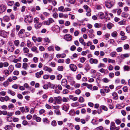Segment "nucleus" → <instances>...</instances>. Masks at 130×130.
<instances>
[{
	"label": "nucleus",
	"mask_w": 130,
	"mask_h": 130,
	"mask_svg": "<svg viewBox=\"0 0 130 130\" xmlns=\"http://www.w3.org/2000/svg\"><path fill=\"white\" fill-rule=\"evenodd\" d=\"M15 47L13 44L10 42H9L8 43L7 45V50L10 52H13L14 50Z\"/></svg>",
	"instance_id": "f257e3e1"
},
{
	"label": "nucleus",
	"mask_w": 130,
	"mask_h": 130,
	"mask_svg": "<svg viewBox=\"0 0 130 130\" xmlns=\"http://www.w3.org/2000/svg\"><path fill=\"white\" fill-rule=\"evenodd\" d=\"M114 4L113 2L112 1H107L105 2V6L108 8H111Z\"/></svg>",
	"instance_id": "f03ea898"
},
{
	"label": "nucleus",
	"mask_w": 130,
	"mask_h": 130,
	"mask_svg": "<svg viewBox=\"0 0 130 130\" xmlns=\"http://www.w3.org/2000/svg\"><path fill=\"white\" fill-rule=\"evenodd\" d=\"M9 34V32H7L4 30H0V36L4 38H7Z\"/></svg>",
	"instance_id": "7ed1b4c3"
},
{
	"label": "nucleus",
	"mask_w": 130,
	"mask_h": 130,
	"mask_svg": "<svg viewBox=\"0 0 130 130\" xmlns=\"http://www.w3.org/2000/svg\"><path fill=\"white\" fill-rule=\"evenodd\" d=\"M32 18L30 15H27L25 17L24 21L25 22L27 23L28 22L31 23L32 21Z\"/></svg>",
	"instance_id": "20e7f679"
},
{
	"label": "nucleus",
	"mask_w": 130,
	"mask_h": 130,
	"mask_svg": "<svg viewBox=\"0 0 130 130\" xmlns=\"http://www.w3.org/2000/svg\"><path fill=\"white\" fill-rule=\"evenodd\" d=\"M72 36L69 34H67L65 35L64 37V38L66 40L68 41H70L72 40Z\"/></svg>",
	"instance_id": "39448f33"
},
{
	"label": "nucleus",
	"mask_w": 130,
	"mask_h": 130,
	"mask_svg": "<svg viewBox=\"0 0 130 130\" xmlns=\"http://www.w3.org/2000/svg\"><path fill=\"white\" fill-rule=\"evenodd\" d=\"M90 63L91 64H97L98 62V61L97 59H93L92 58H90L89 59Z\"/></svg>",
	"instance_id": "423d86ee"
},
{
	"label": "nucleus",
	"mask_w": 130,
	"mask_h": 130,
	"mask_svg": "<svg viewBox=\"0 0 130 130\" xmlns=\"http://www.w3.org/2000/svg\"><path fill=\"white\" fill-rule=\"evenodd\" d=\"M100 18L101 19H102L105 18V16L107 15V13H105L104 15V14L102 12H99L98 14Z\"/></svg>",
	"instance_id": "0eeeda50"
},
{
	"label": "nucleus",
	"mask_w": 130,
	"mask_h": 130,
	"mask_svg": "<svg viewBox=\"0 0 130 130\" xmlns=\"http://www.w3.org/2000/svg\"><path fill=\"white\" fill-rule=\"evenodd\" d=\"M69 67L71 70L73 71H75L77 68L76 66L73 64H70L69 66Z\"/></svg>",
	"instance_id": "6e6552de"
},
{
	"label": "nucleus",
	"mask_w": 130,
	"mask_h": 130,
	"mask_svg": "<svg viewBox=\"0 0 130 130\" xmlns=\"http://www.w3.org/2000/svg\"><path fill=\"white\" fill-rule=\"evenodd\" d=\"M55 101L58 103V104H60L61 103L62 99L61 98L58 96L55 98Z\"/></svg>",
	"instance_id": "1a4fd4ad"
},
{
	"label": "nucleus",
	"mask_w": 130,
	"mask_h": 130,
	"mask_svg": "<svg viewBox=\"0 0 130 130\" xmlns=\"http://www.w3.org/2000/svg\"><path fill=\"white\" fill-rule=\"evenodd\" d=\"M43 74V71L42 70H41L39 72H38L36 73V76L38 78H39L41 77V75H42Z\"/></svg>",
	"instance_id": "9d476101"
},
{
	"label": "nucleus",
	"mask_w": 130,
	"mask_h": 130,
	"mask_svg": "<svg viewBox=\"0 0 130 130\" xmlns=\"http://www.w3.org/2000/svg\"><path fill=\"white\" fill-rule=\"evenodd\" d=\"M6 7L5 5H2L0 6V12L2 13L4 12L6 10Z\"/></svg>",
	"instance_id": "9b49d317"
},
{
	"label": "nucleus",
	"mask_w": 130,
	"mask_h": 130,
	"mask_svg": "<svg viewBox=\"0 0 130 130\" xmlns=\"http://www.w3.org/2000/svg\"><path fill=\"white\" fill-rule=\"evenodd\" d=\"M43 70L49 72H51L52 71V69L51 68H48L46 66L44 67Z\"/></svg>",
	"instance_id": "f8f14e48"
},
{
	"label": "nucleus",
	"mask_w": 130,
	"mask_h": 130,
	"mask_svg": "<svg viewBox=\"0 0 130 130\" xmlns=\"http://www.w3.org/2000/svg\"><path fill=\"white\" fill-rule=\"evenodd\" d=\"M42 23L41 22L37 24H35L34 27L35 28L37 29H39L42 26Z\"/></svg>",
	"instance_id": "ddd939ff"
},
{
	"label": "nucleus",
	"mask_w": 130,
	"mask_h": 130,
	"mask_svg": "<svg viewBox=\"0 0 130 130\" xmlns=\"http://www.w3.org/2000/svg\"><path fill=\"white\" fill-rule=\"evenodd\" d=\"M67 82L66 79H63L61 82V84L62 86H65L67 84Z\"/></svg>",
	"instance_id": "4468645a"
},
{
	"label": "nucleus",
	"mask_w": 130,
	"mask_h": 130,
	"mask_svg": "<svg viewBox=\"0 0 130 130\" xmlns=\"http://www.w3.org/2000/svg\"><path fill=\"white\" fill-rule=\"evenodd\" d=\"M99 108L101 110H103L105 111H107L108 108L107 107L104 105H101L100 106Z\"/></svg>",
	"instance_id": "2eb2a0df"
},
{
	"label": "nucleus",
	"mask_w": 130,
	"mask_h": 130,
	"mask_svg": "<svg viewBox=\"0 0 130 130\" xmlns=\"http://www.w3.org/2000/svg\"><path fill=\"white\" fill-rule=\"evenodd\" d=\"M114 26V25L111 23H109L107 25V28L109 29H110L112 27Z\"/></svg>",
	"instance_id": "dca6fc26"
},
{
	"label": "nucleus",
	"mask_w": 130,
	"mask_h": 130,
	"mask_svg": "<svg viewBox=\"0 0 130 130\" xmlns=\"http://www.w3.org/2000/svg\"><path fill=\"white\" fill-rule=\"evenodd\" d=\"M79 41L81 44L84 45L85 46L86 44L85 42H84V40L83 38L81 37L79 39Z\"/></svg>",
	"instance_id": "f3484780"
},
{
	"label": "nucleus",
	"mask_w": 130,
	"mask_h": 130,
	"mask_svg": "<svg viewBox=\"0 0 130 130\" xmlns=\"http://www.w3.org/2000/svg\"><path fill=\"white\" fill-rule=\"evenodd\" d=\"M9 20L10 18L9 17L7 16H5L3 17V20L4 21L7 22Z\"/></svg>",
	"instance_id": "a211bd4d"
},
{
	"label": "nucleus",
	"mask_w": 130,
	"mask_h": 130,
	"mask_svg": "<svg viewBox=\"0 0 130 130\" xmlns=\"http://www.w3.org/2000/svg\"><path fill=\"white\" fill-rule=\"evenodd\" d=\"M39 19L38 18H35L34 19V22L35 24H37L40 23L39 21Z\"/></svg>",
	"instance_id": "6ab92c4d"
},
{
	"label": "nucleus",
	"mask_w": 130,
	"mask_h": 130,
	"mask_svg": "<svg viewBox=\"0 0 130 130\" xmlns=\"http://www.w3.org/2000/svg\"><path fill=\"white\" fill-rule=\"evenodd\" d=\"M49 84L50 88L53 89H56L57 88V86H56V85H54L50 83Z\"/></svg>",
	"instance_id": "aec40b11"
},
{
	"label": "nucleus",
	"mask_w": 130,
	"mask_h": 130,
	"mask_svg": "<svg viewBox=\"0 0 130 130\" xmlns=\"http://www.w3.org/2000/svg\"><path fill=\"white\" fill-rule=\"evenodd\" d=\"M129 54H125L121 55L120 57L121 58H127L129 57Z\"/></svg>",
	"instance_id": "412c9836"
},
{
	"label": "nucleus",
	"mask_w": 130,
	"mask_h": 130,
	"mask_svg": "<svg viewBox=\"0 0 130 130\" xmlns=\"http://www.w3.org/2000/svg\"><path fill=\"white\" fill-rule=\"evenodd\" d=\"M115 123L114 122H111V125L110 127V130H112L115 128Z\"/></svg>",
	"instance_id": "4be33fe9"
},
{
	"label": "nucleus",
	"mask_w": 130,
	"mask_h": 130,
	"mask_svg": "<svg viewBox=\"0 0 130 130\" xmlns=\"http://www.w3.org/2000/svg\"><path fill=\"white\" fill-rule=\"evenodd\" d=\"M7 92L8 93L10 94L12 96H14L15 94V93L14 92L9 89L8 90Z\"/></svg>",
	"instance_id": "5701e85b"
},
{
	"label": "nucleus",
	"mask_w": 130,
	"mask_h": 130,
	"mask_svg": "<svg viewBox=\"0 0 130 130\" xmlns=\"http://www.w3.org/2000/svg\"><path fill=\"white\" fill-rule=\"evenodd\" d=\"M112 95L113 96V98L114 99L117 100L118 99L117 94V93L113 92L112 94Z\"/></svg>",
	"instance_id": "b1692460"
},
{
	"label": "nucleus",
	"mask_w": 130,
	"mask_h": 130,
	"mask_svg": "<svg viewBox=\"0 0 130 130\" xmlns=\"http://www.w3.org/2000/svg\"><path fill=\"white\" fill-rule=\"evenodd\" d=\"M24 53H28L29 50L28 48L26 47H24L23 48Z\"/></svg>",
	"instance_id": "393cba45"
},
{
	"label": "nucleus",
	"mask_w": 130,
	"mask_h": 130,
	"mask_svg": "<svg viewBox=\"0 0 130 130\" xmlns=\"http://www.w3.org/2000/svg\"><path fill=\"white\" fill-rule=\"evenodd\" d=\"M3 73L5 74L6 76H8L10 73L9 71L7 69L5 70H4Z\"/></svg>",
	"instance_id": "a878e982"
},
{
	"label": "nucleus",
	"mask_w": 130,
	"mask_h": 130,
	"mask_svg": "<svg viewBox=\"0 0 130 130\" xmlns=\"http://www.w3.org/2000/svg\"><path fill=\"white\" fill-rule=\"evenodd\" d=\"M14 45L16 46H18L19 44L20 41L18 40H15L14 42Z\"/></svg>",
	"instance_id": "bb28decb"
},
{
	"label": "nucleus",
	"mask_w": 130,
	"mask_h": 130,
	"mask_svg": "<svg viewBox=\"0 0 130 130\" xmlns=\"http://www.w3.org/2000/svg\"><path fill=\"white\" fill-rule=\"evenodd\" d=\"M48 50L49 51H54V46L52 45L51 46L48 48Z\"/></svg>",
	"instance_id": "cd10ccee"
},
{
	"label": "nucleus",
	"mask_w": 130,
	"mask_h": 130,
	"mask_svg": "<svg viewBox=\"0 0 130 130\" xmlns=\"http://www.w3.org/2000/svg\"><path fill=\"white\" fill-rule=\"evenodd\" d=\"M55 113L57 115H61V113L59 110L58 109H56L54 111Z\"/></svg>",
	"instance_id": "c85d7f7f"
},
{
	"label": "nucleus",
	"mask_w": 130,
	"mask_h": 130,
	"mask_svg": "<svg viewBox=\"0 0 130 130\" xmlns=\"http://www.w3.org/2000/svg\"><path fill=\"white\" fill-rule=\"evenodd\" d=\"M14 69L12 65H10L8 67L9 70L10 71L11 73L13 71Z\"/></svg>",
	"instance_id": "c756f323"
},
{
	"label": "nucleus",
	"mask_w": 130,
	"mask_h": 130,
	"mask_svg": "<svg viewBox=\"0 0 130 130\" xmlns=\"http://www.w3.org/2000/svg\"><path fill=\"white\" fill-rule=\"evenodd\" d=\"M28 66V64L27 63H23L22 68L25 70H26L27 69V67Z\"/></svg>",
	"instance_id": "7c9ffc66"
},
{
	"label": "nucleus",
	"mask_w": 130,
	"mask_h": 130,
	"mask_svg": "<svg viewBox=\"0 0 130 130\" xmlns=\"http://www.w3.org/2000/svg\"><path fill=\"white\" fill-rule=\"evenodd\" d=\"M27 43V46L29 48H31L32 47V44L30 41L29 40H28Z\"/></svg>",
	"instance_id": "2f4dec72"
},
{
	"label": "nucleus",
	"mask_w": 130,
	"mask_h": 130,
	"mask_svg": "<svg viewBox=\"0 0 130 130\" xmlns=\"http://www.w3.org/2000/svg\"><path fill=\"white\" fill-rule=\"evenodd\" d=\"M111 35L113 37H115L117 36L118 33L116 31H114L111 33Z\"/></svg>",
	"instance_id": "473e14b6"
},
{
	"label": "nucleus",
	"mask_w": 130,
	"mask_h": 130,
	"mask_svg": "<svg viewBox=\"0 0 130 130\" xmlns=\"http://www.w3.org/2000/svg\"><path fill=\"white\" fill-rule=\"evenodd\" d=\"M90 69V67L89 65L88 64H86L85 66V70L87 71L89 70Z\"/></svg>",
	"instance_id": "72a5a7b5"
},
{
	"label": "nucleus",
	"mask_w": 130,
	"mask_h": 130,
	"mask_svg": "<svg viewBox=\"0 0 130 130\" xmlns=\"http://www.w3.org/2000/svg\"><path fill=\"white\" fill-rule=\"evenodd\" d=\"M64 7L63 6H61L58 8V10L59 11L62 12H64Z\"/></svg>",
	"instance_id": "f704fd0d"
},
{
	"label": "nucleus",
	"mask_w": 130,
	"mask_h": 130,
	"mask_svg": "<svg viewBox=\"0 0 130 130\" xmlns=\"http://www.w3.org/2000/svg\"><path fill=\"white\" fill-rule=\"evenodd\" d=\"M48 21L50 25L53 23L54 21L53 19L51 18H50L48 19Z\"/></svg>",
	"instance_id": "c9c22d12"
},
{
	"label": "nucleus",
	"mask_w": 130,
	"mask_h": 130,
	"mask_svg": "<svg viewBox=\"0 0 130 130\" xmlns=\"http://www.w3.org/2000/svg\"><path fill=\"white\" fill-rule=\"evenodd\" d=\"M74 110L73 109H71L70 110L69 112L68 113L70 115L73 116V115L74 113Z\"/></svg>",
	"instance_id": "e433bc0d"
},
{
	"label": "nucleus",
	"mask_w": 130,
	"mask_h": 130,
	"mask_svg": "<svg viewBox=\"0 0 130 130\" xmlns=\"http://www.w3.org/2000/svg\"><path fill=\"white\" fill-rule=\"evenodd\" d=\"M12 127L10 125H7L5 127V129L6 130H9Z\"/></svg>",
	"instance_id": "4c0bfd02"
},
{
	"label": "nucleus",
	"mask_w": 130,
	"mask_h": 130,
	"mask_svg": "<svg viewBox=\"0 0 130 130\" xmlns=\"http://www.w3.org/2000/svg\"><path fill=\"white\" fill-rule=\"evenodd\" d=\"M62 109L65 111H67L68 110V108L66 105H64L62 107Z\"/></svg>",
	"instance_id": "58836bf2"
},
{
	"label": "nucleus",
	"mask_w": 130,
	"mask_h": 130,
	"mask_svg": "<svg viewBox=\"0 0 130 130\" xmlns=\"http://www.w3.org/2000/svg\"><path fill=\"white\" fill-rule=\"evenodd\" d=\"M105 67V64L104 63H100L98 65V67L99 68L102 67Z\"/></svg>",
	"instance_id": "ea45409f"
},
{
	"label": "nucleus",
	"mask_w": 130,
	"mask_h": 130,
	"mask_svg": "<svg viewBox=\"0 0 130 130\" xmlns=\"http://www.w3.org/2000/svg\"><path fill=\"white\" fill-rule=\"evenodd\" d=\"M79 101L81 103L83 102L84 101V99L83 97L82 96H80L79 97Z\"/></svg>",
	"instance_id": "a19ab883"
},
{
	"label": "nucleus",
	"mask_w": 130,
	"mask_h": 130,
	"mask_svg": "<svg viewBox=\"0 0 130 130\" xmlns=\"http://www.w3.org/2000/svg\"><path fill=\"white\" fill-rule=\"evenodd\" d=\"M51 124L52 126H56L57 123L56 121H55L53 120Z\"/></svg>",
	"instance_id": "79ce46f5"
},
{
	"label": "nucleus",
	"mask_w": 130,
	"mask_h": 130,
	"mask_svg": "<svg viewBox=\"0 0 130 130\" xmlns=\"http://www.w3.org/2000/svg\"><path fill=\"white\" fill-rule=\"evenodd\" d=\"M124 69L126 71H128L129 70V68L127 66H124Z\"/></svg>",
	"instance_id": "37998d69"
},
{
	"label": "nucleus",
	"mask_w": 130,
	"mask_h": 130,
	"mask_svg": "<svg viewBox=\"0 0 130 130\" xmlns=\"http://www.w3.org/2000/svg\"><path fill=\"white\" fill-rule=\"evenodd\" d=\"M116 53L115 52H112L110 54V55L112 57H114L116 56Z\"/></svg>",
	"instance_id": "c03bdc74"
},
{
	"label": "nucleus",
	"mask_w": 130,
	"mask_h": 130,
	"mask_svg": "<svg viewBox=\"0 0 130 130\" xmlns=\"http://www.w3.org/2000/svg\"><path fill=\"white\" fill-rule=\"evenodd\" d=\"M92 122H91L94 125H97L98 123V121H96L94 119H93L92 120Z\"/></svg>",
	"instance_id": "a18cd8bd"
},
{
	"label": "nucleus",
	"mask_w": 130,
	"mask_h": 130,
	"mask_svg": "<svg viewBox=\"0 0 130 130\" xmlns=\"http://www.w3.org/2000/svg\"><path fill=\"white\" fill-rule=\"evenodd\" d=\"M86 59L84 57H82L80 58V61L81 62L83 63L85 61Z\"/></svg>",
	"instance_id": "49530a36"
},
{
	"label": "nucleus",
	"mask_w": 130,
	"mask_h": 130,
	"mask_svg": "<svg viewBox=\"0 0 130 130\" xmlns=\"http://www.w3.org/2000/svg\"><path fill=\"white\" fill-rule=\"evenodd\" d=\"M9 84V83L8 81L7 80L3 83V85L5 87H6Z\"/></svg>",
	"instance_id": "de8ad7c7"
},
{
	"label": "nucleus",
	"mask_w": 130,
	"mask_h": 130,
	"mask_svg": "<svg viewBox=\"0 0 130 130\" xmlns=\"http://www.w3.org/2000/svg\"><path fill=\"white\" fill-rule=\"evenodd\" d=\"M76 47L74 45L71 46L70 48V50L72 51H74L75 50Z\"/></svg>",
	"instance_id": "09e8293b"
},
{
	"label": "nucleus",
	"mask_w": 130,
	"mask_h": 130,
	"mask_svg": "<svg viewBox=\"0 0 130 130\" xmlns=\"http://www.w3.org/2000/svg\"><path fill=\"white\" fill-rule=\"evenodd\" d=\"M14 4V2L13 1H9L8 2L7 4L8 6H11L13 5Z\"/></svg>",
	"instance_id": "8fccbe9b"
},
{
	"label": "nucleus",
	"mask_w": 130,
	"mask_h": 130,
	"mask_svg": "<svg viewBox=\"0 0 130 130\" xmlns=\"http://www.w3.org/2000/svg\"><path fill=\"white\" fill-rule=\"evenodd\" d=\"M63 69V68L62 66H59L57 68V70L59 71H62Z\"/></svg>",
	"instance_id": "3c124183"
},
{
	"label": "nucleus",
	"mask_w": 130,
	"mask_h": 130,
	"mask_svg": "<svg viewBox=\"0 0 130 130\" xmlns=\"http://www.w3.org/2000/svg\"><path fill=\"white\" fill-rule=\"evenodd\" d=\"M105 89H104V90H105V92L108 93L109 92L110 89L108 87L106 86L105 87Z\"/></svg>",
	"instance_id": "603ef678"
},
{
	"label": "nucleus",
	"mask_w": 130,
	"mask_h": 130,
	"mask_svg": "<svg viewBox=\"0 0 130 130\" xmlns=\"http://www.w3.org/2000/svg\"><path fill=\"white\" fill-rule=\"evenodd\" d=\"M68 98L63 97L62 99V101L63 102H67L68 101Z\"/></svg>",
	"instance_id": "864d4df0"
},
{
	"label": "nucleus",
	"mask_w": 130,
	"mask_h": 130,
	"mask_svg": "<svg viewBox=\"0 0 130 130\" xmlns=\"http://www.w3.org/2000/svg\"><path fill=\"white\" fill-rule=\"evenodd\" d=\"M129 47V45L127 44H126L124 45V48L125 50L128 49Z\"/></svg>",
	"instance_id": "5fc2aeb1"
},
{
	"label": "nucleus",
	"mask_w": 130,
	"mask_h": 130,
	"mask_svg": "<svg viewBox=\"0 0 130 130\" xmlns=\"http://www.w3.org/2000/svg\"><path fill=\"white\" fill-rule=\"evenodd\" d=\"M62 76L61 74H59L57 75L56 77L57 79L58 80H60L62 78Z\"/></svg>",
	"instance_id": "6e6d98bb"
},
{
	"label": "nucleus",
	"mask_w": 130,
	"mask_h": 130,
	"mask_svg": "<svg viewBox=\"0 0 130 130\" xmlns=\"http://www.w3.org/2000/svg\"><path fill=\"white\" fill-rule=\"evenodd\" d=\"M43 23L44 25H50V24L49 23L48 21H44L43 22Z\"/></svg>",
	"instance_id": "4d7b16f0"
},
{
	"label": "nucleus",
	"mask_w": 130,
	"mask_h": 130,
	"mask_svg": "<svg viewBox=\"0 0 130 130\" xmlns=\"http://www.w3.org/2000/svg\"><path fill=\"white\" fill-rule=\"evenodd\" d=\"M17 97L19 99L21 100L23 98V96L20 94H18Z\"/></svg>",
	"instance_id": "13d9d810"
},
{
	"label": "nucleus",
	"mask_w": 130,
	"mask_h": 130,
	"mask_svg": "<svg viewBox=\"0 0 130 130\" xmlns=\"http://www.w3.org/2000/svg\"><path fill=\"white\" fill-rule=\"evenodd\" d=\"M34 62L36 63L38 62V58L36 57H34L33 58Z\"/></svg>",
	"instance_id": "bf43d9fd"
},
{
	"label": "nucleus",
	"mask_w": 130,
	"mask_h": 130,
	"mask_svg": "<svg viewBox=\"0 0 130 130\" xmlns=\"http://www.w3.org/2000/svg\"><path fill=\"white\" fill-rule=\"evenodd\" d=\"M95 8L97 9H101L102 8V6L99 5H96L95 6Z\"/></svg>",
	"instance_id": "052dcab7"
},
{
	"label": "nucleus",
	"mask_w": 130,
	"mask_h": 130,
	"mask_svg": "<svg viewBox=\"0 0 130 130\" xmlns=\"http://www.w3.org/2000/svg\"><path fill=\"white\" fill-rule=\"evenodd\" d=\"M47 97L48 96L46 94H44L42 96L43 99L45 100H46L47 99Z\"/></svg>",
	"instance_id": "680f3d73"
},
{
	"label": "nucleus",
	"mask_w": 130,
	"mask_h": 130,
	"mask_svg": "<svg viewBox=\"0 0 130 130\" xmlns=\"http://www.w3.org/2000/svg\"><path fill=\"white\" fill-rule=\"evenodd\" d=\"M21 66V64L20 63H18L15 65V66L16 68H20Z\"/></svg>",
	"instance_id": "e2e57ef3"
},
{
	"label": "nucleus",
	"mask_w": 130,
	"mask_h": 130,
	"mask_svg": "<svg viewBox=\"0 0 130 130\" xmlns=\"http://www.w3.org/2000/svg\"><path fill=\"white\" fill-rule=\"evenodd\" d=\"M37 47L35 46H33L31 48V50L34 52H36L37 50Z\"/></svg>",
	"instance_id": "0e129e2a"
},
{
	"label": "nucleus",
	"mask_w": 130,
	"mask_h": 130,
	"mask_svg": "<svg viewBox=\"0 0 130 130\" xmlns=\"http://www.w3.org/2000/svg\"><path fill=\"white\" fill-rule=\"evenodd\" d=\"M94 26L96 28H99L101 27V26L98 23H96L94 24Z\"/></svg>",
	"instance_id": "69168bd1"
},
{
	"label": "nucleus",
	"mask_w": 130,
	"mask_h": 130,
	"mask_svg": "<svg viewBox=\"0 0 130 130\" xmlns=\"http://www.w3.org/2000/svg\"><path fill=\"white\" fill-rule=\"evenodd\" d=\"M49 65L52 67H55V63L54 62H52L49 64Z\"/></svg>",
	"instance_id": "338daca9"
},
{
	"label": "nucleus",
	"mask_w": 130,
	"mask_h": 130,
	"mask_svg": "<svg viewBox=\"0 0 130 130\" xmlns=\"http://www.w3.org/2000/svg\"><path fill=\"white\" fill-rule=\"evenodd\" d=\"M126 30L127 33H129L130 32V27L129 26H127L126 28Z\"/></svg>",
	"instance_id": "774afa93"
}]
</instances>
